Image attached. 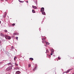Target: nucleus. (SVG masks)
I'll return each instance as SVG.
<instances>
[{
    "label": "nucleus",
    "mask_w": 74,
    "mask_h": 74,
    "mask_svg": "<svg viewBox=\"0 0 74 74\" xmlns=\"http://www.w3.org/2000/svg\"><path fill=\"white\" fill-rule=\"evenodd\" d=\"M5 37L6 39H7L8 40H10V39L11 38V36H8L6 35H5Z\"/></svg>",
    "instance_id": "nucleus-1"
},
{
    "label": "nucleus",
    "mask_w": 74,
    "mask_h": 74,
    "mask_svg": "<svg viewBox=\"0 0 74 74\" xmlns=\"http://www.w3.org/2000/svg\"><path fill=\"white\" fill-rule=\"evenodd\" d=\"M12 70V66H10L8 68L6 69V70L7 71H9V70Z\"/></svg>",
    "instance_id": "nucleus-2"
},
{
    "label": "nucleus",
    "mask_w": 74,
    "mask_h": 74,
    "mask_svg": "<svg viewBox=\"0 0 74 74\" xmlns=\"http://www.w3.org/2000/svg\"><path fill=\"white\" fill-rule=\"evenodd\" d=\"M40 11V12H43V11H44V8H41Z\"/></svg>",
    "instance_id": "nucleus-3"
},
{
    "label": "nucleus",
    "mask_w": 74,
    "mask_h": 74,
    "mask_svg": "<svg viewBox=\"0 0 74 74\" xmlns=\"http://www.w3.org/2000/svg\"><path fill=\"white\" fill-rule=\"evenodd\" d=\"M37 66L36 65L34 69L33 70V71H34L36 70V69H37Z\"/></svg>",
    "instance_id": "nucleus-4"
},
{
    "label": "nucleus",
    "mask_w": 74,
    "mask_h": 74,
    "mask_svg": "<svg viewBox=\"0 0 74 74\" xmlns=\"http://www.w3.org/2000/svg\"><path fill=\"white\" fill-rule=\"evenodd\" d=\"M71 70H72V69H69L65 73H69V71H70Z\"/></svg>",
    "instance_id": "nucleus-5"
},
{
    "label": "nucleus",
    "mask_w": 74,
    "mask_h": 74,
    "mask_svg": "<svg viewBox=\"0 0 74 74\" xmlns=\"http://www.w3.org/2000/svg\"><path fill=\"white\" fill-rule=\"evenodd\" d=\"M32 7L34 9H36L37 8V7L35 6L32 5Z\"/></svg>",
    "instance_id": "nucleus-6"
},
{
    "label": "nucleus",
    "mask_w": 74,
    "mask_h": 74,
    "mask_svg": "<svg viewBox=\"0 0 74 74\" xmlns=\"http://www.w3.org/2000/svg\"><path fill=\"white\" fill-rule=\"evenodd\" d=\"M1 36H2L3 37H4V34H3V33H1Z\"/></svg>",
    "instance_id": "nucleus-7"
},
{
    "label": "nucleus",
    "mask_w": 74,
    "mask_h": 74,
    "mask_svg": "<svg viewBox=\"0 0 74 74\" xmlns=\"http://www.w3.org/2000/svg\"><path fill=\"white\" fill-rule=\"evenodd\" d=\"M16 74H20V73H21V72L19 71H17L16 72Z\"/></svg>",
    "instance_id": "nucleus-8"
},
{
    "label": "nucleus",
    "mask_w": 74,
    "mask_h": 74,
    "mask_svg": "<svg viewBox=\"0 0 74 74\" xmlns=\"http://www.w3.org/2000/svg\"><path fill=\"white\" fill-rule=\"evenodd\" d=\"M46 44L47 45H49V44H50V43L48 42H46Z\"/></svg>",
    "instance_id": "nucleus-9"
},
{
    "label": "nucleus",
    "mask_w": 74,
    "mask_h": 74,
    "mask_svg": "<svg viewBox=\"0 0 74 74\" xmlns=\"http://www.w3.org/2000/svg\"><path fill=\"white\" fill-rule=\"evenodd\" d=\"M51 52L52 53H53L54 52V50L53 49H52L51 50Z\"/></svg>",
    "instance_id": "nucleus-10"
},
{
    "label": "nucleus",
    "mask_w": 74,
    "mask_h": 74,
    "mask_svg": "<svg viewBox=\"0 0 74 74\" xmlns=\"http://www.w3.org/2000/svg\"><path fill=\"white\" fill-rule=\"evenodd\" d=\"M42 15H45V12H42Z\"/></svg>",
    "instance_id": "nucleus-11"
},
{
    "label": "nucleus",
    "mask_w": 74,
    "mask_h": 74,
    "mask_svg": "<svg viewBox=\"0 0 74 74\" xmlns=\"http://www.w3.org/2000/svg\"><path fill=\"white\" fill-rule=\"evenodd\" d=\"M42 43H43V44H44V43H45V42H46V41H45L44 40H43L42 41Z\"/></svg>",
    "instance_id": "nucleus-12"
},
{
    "label": "nucleus",
    "mask_w": 74,
    "mask_h": 74,
    "mask_svg": "<svg viewBox=\"0 0 74 74\" xmlns=\"http://www.w3.org/2000/svg\"><path fill=\"white\" fill-rule=\"evenodd\" d=\"M32 12L33 13H36V12H35L34 10H32Z\"/></svg>",
    "instance_id": "nucleus-13"
},
{
    "label": "nucleus",
    "mask_w": 74,
    "mask_h": 74,
    "mask_svg": "<svg viewBox=\"0 0 74 74\" xmlns=\"http://www.w3.org/2000/svg\"><path fill=\"white\" fill-rule=\"evenodd\" d=\"M29 59L30 60H33V58H30Z\"/></svg>",
    "instance_id": "nucleus-14"
},
{
    "label": "nucleus",
    "mask_w": 74,
    "mask_h": 74,
    "mask_svg": "<svg viewBox=\"0 0 74 74\" xmlns=\"http://www.w3.org/2000/svg\"><path fill=\"white\" fill-rule=\"evenodd\" d=\"M19 2H20V3H23V2H24V1H22L20 0H19Z\"/></svg>",
    "instance_id": "nucleus-15"
},
{
    "label": "nucleus",
    "mask_w": 74,
    "mask_h": 74,
    "mask_svg": "<svg viewBox=\"0 0 74 74\" xmlns=\"http://www.w3.org/2000/svg\"><path fill=\"white\" fill-rule=\"evenodd\" d=\"M31 67V65L30 64H28V67Z\"/></svg>",
    "instance_id": "nucleus-16"
},
{
    "label": "nucleus",
    "mask_w": 74,
    "mask_h": 74,
    "mask_svg": "<svg viewBox=\"0 0 74 74\" xmlns=\"http://www.w3.org/2000/svg\"><path fill=\"white\" fill-rule=\"evenodd\" d=\"M42 40H45V38H43L42 39Z\"/></svg>",
    "instance_id": "nucleus-17"
},
{
    "label": "nucleus",
    "mask_w": 74,
    "mask_h": 74,
    "mask_svg": "<svg viewBox=\"0 0 74 74\" xmlns=\"http://www.w3.org/2000/svg\"><path fill=\"white\" fill-rule=\"evenodd\" d=\"M14 36H15V35H16V33H15L13 34Z\"/></svg>",
    "instance_id": "nucleus-18"
},
{
    "label": "nucleus",
    "mask_w": 74,
    "mask_h": 74,
    "mask_svg": "<svg viewBox=\"0 0 74 74\" xmlns=\"http://www.w3.org/2000/svg\"><path fill=\"white\" fill-rule=\"evenodd\" d=\"M16 40H18V37H16Z\"/></svg>",
    "instance_id": "nucleus-19"
},
{
    "label": "nucleus",
    "mask_w": 74,
    "mask_h": 74,
    "mask_svg": "<svg viewBox=\"0 0 74 74\" xmlns=\"http://www.w3.org/2000/svg\"><path fill=\"white\" fill-rule=\"evenodd\" d=\"M15 23H13L12 24V26H15Z\"/></svg>",
    "instance_id": "nucleus-20"
},
{
    "label": "nucleus",
    "mask_w": 74,
    "mask_h": 74,
    "mask_svg": "<svg viewBox=\"0 0 74 74\" xmlns=\"http://www.w3.org/2000/svg\"><path fill=\"white\" fill-rule=\"evenodd\" d=\"M4 32H6V33H7V30H5Z\"/></svg>",
    "instance_id": "nucleus-21"
},
{
    "label": "nucleus",
    "mask_w": 74,
    "mask_h": 74,
    "mask_svg": "<svg viewBox=\"0 0 74 74\" xmlns=\"http://www.w3.org/2000/svg\"><path fill=\"white\" fill-rule=\"evenodd\" d=\"M58 59L59 60H60V57H58Z\"/></svg>",
    "instance_id": "nucleus-22"
},
{
    "label": "nucleus",
    "mask_w": 74,
    "mask_h": 74,
    "mask_svg": "<svg viewBox=\"0 0 74 74\" xmlns=\"http://www.w3.org/2000/svg\"><path fill=\"white\" fill-rule=\"evenodd\" d=\"M10 64L11 65V63H9V64H8V65H10Z\"/></svg>",
    "instance_id": "nucleus-23"
},
{
    "label": "nucleus",
    "mask_w": 74,
    "mask_h": 74,
    "mask_svg": "<svg viewBox=\"0 0 74 74\" xmlns=\"http://www.w3.org/2000/svg\"><path fill=\"white\" fill-rule=\"evenodd\" d=\"M15 65H16V66H18V65L17 64H15Z\"/></svg>",
    "instance_id": "nucleus-24"
},
{
    "label": "nucleus",
    "mask_w": 74,
    "mask_h": 74,
    "mask_svg": "<svg viewBox=\"0 0 74 74\" xmlns=\"http://www.w3.org/2000/svg\"><path fill=\"white\" fill-rule=\"evenodd\" d=\"M53 55L52 53H51V55Z\"/></svg>",
    "instance_id": "nucleus-25"
},
{
    "label": "nucleus",
    "mask_w": 74,
    "mask_h": 74,
    "mask_svg": "<svg viewBox=\"0 0 74 74\" xmlns=\"http://www.w3.org/2000/svg\"><path fill=\"white\" fill-rule=\"evenodd\" d=\"M16 57H15L14 58V60H15V58H16Z\"/></svg>",
    "instance_id": "nucleus-26"
},
{
    "label": "nucleus",
    "mask_w": 74,
    "mask_h": 74,
    "mask_svg": "<svg viewBox=\"0 0 74 74\" xmlns=\"http://www.w3.org/2000/svg\"><path fill=\"white\" fill-rule=\"evenodd\" d=\"M46 52H48V50H46Z\"/></svg>",
    "instance_id": "nucleus-27"
},
{
    "label": "nucleus",
    "mask_w": 74,
    "mask_h": 74,
    "mask_svg": "<svg viewBox=\"0 0 74 74\" xmlns=\"http://www.w3.org/2000/svg\"><path fill=\"white\" fill-rule=\"evenodd\" d=\"M26 2H27V3H29V2H28V1H27Z\"/></svg>",
    "instance_id": "nucleus-28"
},
{
    "label": "nucleus",
    "mask_w": 74,
    "mask_h": 74,
    "mask_svg": "<svg viewBox=\"0 0 74 74\" xmlns=\"http://www.w3.org/2000/svg\"><path fill=\"white\" fill-rule=\"evenodd\" d=\"M6 15H7V14H5V16H6Z\"/></svg>",
    "instance_id": "nucleus-29"
},
{
    "label": "nucleus",
    "mask_w": 74,
    "mask_h": 74,
    "mask_svg": "<svg viewBox=\"0 0 74 74\" xmlns=\"http://www.w3.org/2000/svg\"><path fill=\"white\" fill-rule=\"evenodd\" d=\"M1 41H0V44H1Z\"/></svg>",
    "instance_id": "nucleus-30"
},
{
    "label": "nucleus",
    "mask_w": 74,
    "mask_h": 74,
    "mask_svg": "<svg viewBox=\"0 0 74 74\" xmlns=\"http://www.w3.org/2000/svg\"><path fill=\"white\" fill-rule=\"evenodd\" d=\"M0 23H1V21H0Z\"/></svg>",
    "instance_id": "nucleus-31"
},
{
    "label": "nucleus",
    "mask_w": 74,
    "mask_h": 74,
    "mask_svg": "<svg viewBox=\"0 0 74 74\" xmlns=\"http://www.w3.org/2000/svg\"><path fill=\"white\" fill-rule=\"evenodd\" d=\"M74 74V73H73V74Z\"/></svg>",
    "instance_id": "nucleus-32"
},
{
    "label": "nucleus",
    "mask_w": 74,
    "mask_h": 74,
    "mask_svg": "<svg viewBox=\"0 0 74 74\" xmlns=\"http://www.w3.org/2000/svg\"><path fill=\"white\" fill-rule=\"evenodd\" d=\"M12 48H13V47H12Z\"/></svg>",
    "instance_id": "nucleus-33"
},
{
    "label": "nucleus",
    "mask_w": 74,
    "mask_h": 74,
    "mask_svg": "<svg viewBox=\"0 0 74 74\" xmlns=\"http://www.w3.org/2000/svg\"><path fill=\"white\" fill-rule=\"evenodd\" d=\"M1 0L3 1V0Z\"/></svg>",
    "instance_id": "nucleus-34"
}]
</instances>
